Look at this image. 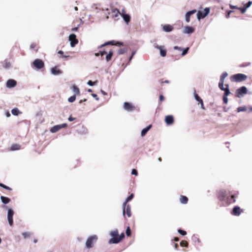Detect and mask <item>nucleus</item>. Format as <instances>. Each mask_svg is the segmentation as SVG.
<instances>
[{
    "label": "nucleus",
    "instance_id": "20",
    "mask_svg": "<svg viewBox=\"0 0 252 252\" xmlns=\"http://www.w3.org/2000/svg\"><path fill=\"white\" fill-rule=\"evenodd\" d=\"M122 16L123 18V19L125 21V22L128 24L130 20V16L129 15L126 14V13H123L122 14Z\"/></svg>",
    "mask_w": 252,
    "mask_h": 252
},
{
    "label": "nucleus",
    "instance_id": "51",
    "mask_svg": "<svg viewBox=\"0 0 252 252\" xmlns=\"http://www.w3.org/2000/svg\"><path fill=\"white\" fill-rule=\"evenodd\" d=\"M233 11L232 10H229L227 12L225 17L226 18H229L230 17V14L231 13H232Z\"/></svg>",
    "mask_w": 252,
    "mask_h": 252
},
{
    "label": "nucleus",
    "instance_id": "1",
    "mask_svg": "<svg viewBox=\"0 0 252 252\" xmlns=\"http://www.w3.org/2000/svg\"><path fill=\"white\" fill-rule=\"evenodd\" d=\"M239 192L236 191L234 194L231 195L230 196V192H227L224 189H220L217 193L218 199L220 201H225L227 205L232 204L235 202V198L237 197Z\"/></svg>",
    "mask_w": 252,
    "mask_h": 252
},
{
    "label": "nucleus",
    "instance_id": "38",
    "mask_svg": "<svg viewBox=\"0 0 252 252\" xmlns=\"http://www.w3.org/2000/svg\"><path fill=\"white\" fill-rule=\"evenodd\" d=\"M76 99V96L75 94H74L73 95L69 97L68 99V101L69 102H74Z\"/></svg>",
    "mask_w": 252,
    "mask_h": 252
},
{
    "label": "nucleus",
    "instance_id": "19",
    "mask_svg": "<svg viewBox=\"0 0 252 252\" xmlns=\"http://www.w3.org/2000/svg\"><path fill=\"white\" fill-rule=\"evenodd\" d=\"M116 44H118V45H121L122 44V43H120L119 42H118L116 44L115 43V41L112 40V41H108L107 42H106L104 44H102V45H101L100 46H99L98 48H102V47H104L106 45H116Z\"/></svg>",
    "mask_w": 252,
    "mask_h": 252
},
{
    "label": "nucleus",
    "instance_id": "60",
    "mask_svg": "<svg viewBox=\"0 0 252 252\" xmlns=\"http://www.w3.org/2000/svg\"><path fill=\"white\" fill-rule=\"evenodd\" d=\"M160 82H161V84H162V83H169V81H168V80H165V81H163L162 80H162H160Z\"/></svg>",
    "mask_w": 252,
    "mask_h": 252
},
{
    "label": "nucleus",
    "instance_id": "44",
    "mask_svg": "<svg viewBox=\"0 0 252 252\" xmlns=\"http://www.w3.org/2000/svg\"><path fill=\"white\" fill-rule=\"evenodd\" d=\"M126 235L127 236H130V235H131V230H130V227L129 226H128L126 228Z\"/></svg>",
    "mask_w": 252,
    "mask_h": 252
},
{
    "label": "nucleus",
    "instance_id": "46",
    "mask_svg": "<svg viewBox=\"0 0 252 252\" xmlns=\"http://www.w3.org/2000/svg\"><path fill=\"white\" fill-rule=\"evenodd\" d=\"M238 9L241 11L242 13H244L246 12L247 8L244 6L243 7H238Z\"/></svg>",
    "mask_w": 252,
    "mask_h": 252
},
{
    "label": "nucleus",
    "instance_id": "40",
    "mask_svg": "<svg viewBox=\"0 0 252 252\" xmlns=\"http://www.w3.org/2000/svg\"><path fill=\"white\" fill-rule=\"evenodd\" d=\"M223 84H224V81H222L221 82V81H220V82L219 83V87L220 88V89L221 90H224V89L225 88H224L223 87Z\"/></svg>",
    "mask_w": 252,
    "mask_h": 252
},
{
    "label": "nucleus",
    "instance_id": "5",
    "mask_svg": "<svg viewBox=\"0 0 252 252\" xmlns=\"http://www.w3.org/2000/svg\"><path fill=\"white\" fill-rule=\"evenodd\" d=\"M123 214L125 217H126V216L128 218L131 216V207L130 205L126 204V205H125V204H123Z\"/></svg>",
    "mask_w": 252,
    "mask_h": 252
},
{
    "label": "nucleus",
    "instance_id": "6",
    "mask_svg": "<svg viewBox=\"0 0 252 252\" xmlns=\"http://www.w3.org/2000/svg\"><path fill=\"white\" fill-rule=\"evenodd\" d=\"M247 94V89L245 86L241 87L236 90V96L238 97H241Z\"/></svg>",
    "mask_w": 252,
    "mask_h": 252
},
{
    "label": "nucleus",
    "instance_id": "39",
    "mask_svg": "<svg viewBox=\"0 0 252 252\" xmlns=\"http://www.w3.org/2000/svg\"><path fill=\"white\" fill-rule=\"evenodd\" d=\"M107 54V52L105 51H100L99 53H97L95 54V56H99V55H101V56H103V55Z\"/></svg>",
    "mask_w": 252,
    "mask_h": 252
},
{
    "label": "nucleus",
    "instance_id": "35",
    "mask_svg": "<svg viewBox=\"0 0 252 252\" xmlns=\"http://www.w3.org/2000/svg\"><path fill=\"white\" fill-rule=\"evenodd\" d=\"M10 63L8 62L5 61L3 63V67L5 68H8L10 66Z\"/></svg>",
    "mask_w": 252,
    "mask_h": 252
},
{
    "label": "nucleus",
    "instance_id": "24",
    "mask_svg": "<svg viewBox=\"0 0 252 252\" xmlns=\"http://www.w3.org/2000/svg\"><path fill=\"white\" fill-rule=\"evenodd\" d=\"M21 146L18 144H13L11 145L10 151H15L20 149Z\"/></svg>",
    "mask_w": 252,
    "mask_h": 252
},
{
    "label": "nucleus",
    "instance_id": "2",
    "mask_svg": "<svg viewBox=\"0 0 252 252\" xmlns=\"http://www.w3.org/2000/svg\"><path fill=\"white\" fill-rule=\"evenodd\" d=\"M110 234L112 238H111L109 241V243L110 244L118 243L125 237V234L124 233H121V235L119 236L118 231L117 229L111 231Z\"/></svg>",
    "mask_w": 252,
    "mask_h": 252
},
{
    "label": "nucleus",
    "instance_id": "56",
    "mask_svg": "<svg viewBox=\"0 0 252 252\" xmlns=\"http://www.w3.org/2000/svg\"><path fill=\"white\" fill-rule=\"evenodd\" d=\"M174 49L175 50H180V51H182L183 50V49L181 47H178V46H174Z\"/></svg>",
    "mask_w": 252,
    "mask_h": 252
},
{
    "label": "nucleus",
    "instance_id": "17",
    "mask_svg": "<svg viewBox=\"0 0 252 252\" xmlns=\"http://www.w3.org/2000/svg\"><path fill=\"white\" fill-rule=\"evenodd\" d=\"M194 32V29L192 27L186 26L184 30V33H192Z\"/></svg>",
    "mask_w": 252,
    "mask_h": 252
},
{
    "label": "nucleus",
    "instance_id": "18",
    "mask_svg": "<svg viewBox=\"0 0 252 252\" xmlns=\"http://www.w3.org/2000/svg\"><path fill=\"white\" fill-rule=\"evenodd\" d=\"M156 48L160 50V54L162 57H165L166 55V50L164 49L163 46H157Z\"/></svg>",
    "mask_w": 252,
    "mask_h": 252
},
{
    "label": "nucleus",
    "instance_id": "12",
    "mask_svg": "<svg viewBox=\"0 0 252 252\" xmlns=\"http://www.w3.org/2000/svg\"><path fill=\"white\" fill-rule=\"evenodd\" d=\"M243 212V210L241 209L240 207L235 206L231 211V214L234 216H238Z\"/></svg>",
    "mask_w": 252,
    "mask_h": 252
},
{
    "label": "nucleus",
    "instance_id": "62",
    "mask_svg": "<svg viewBox=\"0 0 252 252\" xmlns=\"http://www.w3.org/2000/svg\"><path fill=\"white\" fill-rule=\"evenodd\" d=\"M201 107L202 109L204 110L205 109V107H204V104H203V101H202V103L201 104Z\"/></svg>",
    "mask_w": 252,
    "mask_h": 252
},
{
    "label": "nucleus",
    "instance_id": "64",
    "mask_svg": "<svg viewBox=\"0 0 252 252\" xmlns=\"http://www.w3.org/2000/svg\"><path fill=\"white\" fill-rule=\"evenodd\" d=\"M173 240L177 242V241H179V239L178 237H175Z\"/></svg>",
    "mask_w": 252,
    "mask_h": 252
},
{
    "label": "nucleus",
    "instance_id": "33",
    "mask_svg": "<svg viewBox=\"0 0 252 252\" xmlns=\"http://www.w3.org/2000/svg\"><path fill=\"white\" fill-rule=\"evenodd\" d=\"M228 75V74L226 72H223V73L221 74L220 77V81H224V79L225 77H226Z\"/></svg>",
    "mask_w": 252,
    "mask_h": 252
},
{
    "label": "nucleus",
    "instance_id": "16",
    "mask_svg": "<svg viewBox=\"0 0 252 252\" xmlns=\"http://www.w3.org/2000/svg\"><path fill=\"white\" fill-rule=\"evenodd\" d=\"M17 84V82L15 80L13 79H9L6 82V86L8 88L14 87Z\"/></svg>",
    "mask_w": 252,
    "mask_h": 252
},
{
    "label": "nucleus",
    "instance_id": "54",
    "mask_svg": "<svg viewBox=\"0 0 252 252\" xmlns=\"http://www.w3.org/2000/svg\"><path fill=\"white\" fill-rule=\"evenodd\" d=\"M15 240L16 242H19L20 241V236H15Z\"/></svg>",
    "mask_w": 252,
    "mask_h": 252
},
{
    "label": "nucleus",
    "instance_id": "25",
    "mask_svg": "<svg viewBox=\"0 0 252 252\" xmlns=\"http://www.w3.org/2000/svg\"><path fill=\"white\" fill-rule=\"evenodd\" d=\"M51 72H52V73L54 75H58V74H61L62 72L59 69L57 68V67L56 66L52 68Z\"/></svg>",
    "mask_w": 252,
    "mask_h": 252
},
{
    "label": "nucleus",
    "instance_id": "58",
    "mask_svg": "<svg viewBox=\"0 0 252 252\" xmlns=\"http://www.w3.org/2000/svg\"><path fill=\"white\" fill-rule=\"evenodd\" d=\"M230 8H231V9H238V7H237L236 6H233V5H230Z\"/></svg>",
    "mask_w": 252,
    "mask_h": 252
},
{
    "label": "nucleus",
    "instance_id": "26",
    "mask_svg": "<svg viewBox=\"0 0 252 252\" xmlns=\"http://www.w3.org/2000/svg\"><path fill=\"white\" fill-rule=\"evenodd\" d=\"M152 125H149L146 128H144L142 131H141V136H145L147 132L149 130V129L151 128Z\"/></svg>",
    "mask_w": 252,
    "mask_h": 252
},
{
    "label": "nucleus",
    "instance_id": "32",
    "mask_svg": "<svg viewBox=\"0 0 252 252\" xmlns=\"http://www.w3.org/2000/svg\"><path fill=\"white\" fill-rule=\"evenodd\" d=\"M225 86H226V88L224 89V90H223L224 91V94L223 96H227V95H228L230 94V92L229 88H228V85L226 84Z\"/></svg>",
    "mask_w": 252,
    "mask_h": 252
},
{
    "label": "nucleus",
    "instance_id": "55",
    "mask_svg": "<svg viewBox=\"0 0 252 252\" xmlns=\"http://www.w3.org/2000/svg\"><path fill=\"white\" fill-rule=\"evenodd\" d=\"M82 129H83V133H86L87 132V129L85 127L82 126Z\"/></svg>",
    "mask_w": 252,
    "mask_h": 252
},
{
    "label": "nucleus",
    "instance_id": "10",
    "mask_svg": "<svg viewBox=\"0 0 252 252\" xmlns=\"http://www.w3.org/2000/svg\"><path fill=\"white\" fill-rule=\"evenodd\" d=\"M14 215V211L11 209H9L7 213V220L8 223L10 226H12L13 224V216Z\"/></svg>",
    "mask_w": 252,
    "mask_h": 252
},
{
    "label": "nucleus",
    "instance_id": "3",
    "mask_svg": "<svg viewBox=\"0 0 252 252\" xmlns=\"http://www.w3.org/2000/svg\"><path fill=\"white\" fill-rule=\"evenodd\" d=\"M247 78V76L244 74L238 73L231 76L230 79L232 82H242Z\"/></svg>",
    "mask_w": 252,
    "mask_h": 252
},
{
    "label": "nucleus",
    "instance_id": "59",
    "mask_svg": "<svg viewBox=\"0 0 252 252\" xmlns=\"http://www.w3.org/2000/svg\"><path fill=\"white\" fill-rule=\"evenodd\" d=\"M75 119V118H73L71 116H70L68 118V120L70 122H72L73 121H74V120Z\"/></svg>",
    "mask_w": 252,
    "mask_h": 252
},
{
    "label": "nucleus",
    "instance_id": "29",
    "mask_svg": "<svg viewBox=\"0 0 252 252\" xmlns=\"http://www.w3.org/2000/svg\"><path fill=\"white\" fill-rule=\"evenodd\" d=\"M113 51L112 50H110L109 51V53L108 54L106 55V60L107 62H109V61H110L111 60V58L113 56Z\"/></svg>",
    "mask_w": 252,
    "mask_h": 252
},
{
    "label": "nucleus",
    "instance_id": "30",
    "mask_svg": "<svg viewBox=\"0 0 252 252\" xmlns=\"http://www.w3.org/2000/svg\"><path fill=\"white\" fill-rule=\"evenodd\" d=\"M11 113L13 115L17 116L22 112H20L17 108H15L11 110Z\"/></svg>",
    "mask_w": 252,
    "mask_h": 252
},
{
    "label": "nucleus",
    "instance_id": "28",
    "mask_svg": "<svg viewBox=\"0 0 252 252\" xmlns=\"http://www.w3.org/2000/svg\"><path fill=\"white\" fill-rule=\"evenodd\" d=\"M0 199L2 202L5 204L9 203L10 201V199L9 198L3 196H1Z\"/></svg>",
    "mask_w": 252,
    "mask_h": 252
},
{
    "label": "nucleus",
    "instance_id": "52",
    "mask_svg": "<svg viewBox=\"0 0 252 252\" xmlns=\"http://www.w3.org/2000/svg\"><path fill=\"white\" fill-rule=\"evenodd\" d=\"M223 101L224 103H225V104H226L227 103L228 99H227V96H223Z\"/></svg>",
    "mask_w": 252,
    "mask_h": 252
},
{
    "label": "nucleus",
    "instance_id": "57",
    "mask_svg": "<svg viewBox=\"0 0 252 252\" xmlns=\"http://www.w3.org/2000/svg\"><path fill=\"white\" fill-rule=\"evenodd\" d=\"M92 95L94 98H95L97 100H98L99 99L98 97H97V94H92Z\"/></svg>",
    "mask_w": 252,
    "mask_h": 252
},
{
    "label": "nucleus",
    "instance_id": "13",
    "mask_svg": "<svg viewBox=\"0 0 252 252\" xmlns=\"http://www.w3.org/2000/svg\"><path fill=\"white\" fill-rule=\"evenodd\" d=\"M124 107L125 109L128 111H133L135 109L134 106H133L131 103L127 102L124 103Z\"/></svg>",
    "mask_w": 252,
    "mask_h": 252
},
{
    "label": "nucleus",
    "instance_id": "48",
    "mask_svg": "<svg viewBox=\"0 0 252 252\" xmlns=\"http://www.w3.org/2000/svg\"><path fill=\"white\" fill-rule=\"evenodd\" d=\"M189 49V48H187L186 49H185L184 50H183L182 53V56H185L188 52V50Z\"/></svg>",
    "mask_w": 252,
    "mask_h": 252
},
{
    "label": "nucleus",
    "instance_id": "49",
    "mask_svg": "<svg viewBox=\"0 0 252 252\" xmlns=\"http://www.w3.org/2000/svg\"><path fill=\"white\" fill-rule=\"evenodd\" d=\"M131 174L135 176L138 175V172L135 169H133L131 171Z\"/></svg>",
    "mask_w": 252,
    "mask_h": 252
},
{
    "label": "nucleus",
    "instance_id": "23",
    "mask_svg": "<svg viewBox=\"0 0 252 252\" xmlns=\"http://www.w3.org/2000/svg\"><path fill=\"white\" fill-rule=\"evenodd\" d=\"M112 13L114 14L113 17L117 18L120 14V11L117 8L112 9Z\"/></svg>",
    "mask_w": 252,
    "mask_h": 252
},
{
    "label": "nucleus",
    "instance_id": "45",
    "mask_svg": "<svg viewBox=\"0 0 252 252\" xmlns=\"http://www.w3.org/2000/svg\"><path fill=\"white\" fill-rule=\"evenodd\" d=\"M178 232L183 236L186 235L187 234V232L186 231L182 230L181 229H179L178 230Z\"/></svg>",
    "mask_w": 252,
    "mask_h": 252
},
{
    "label": "nucleus",
    "instance_id": "43",
    "mask_svg": "<svg viewBox=\"0 0 252 252\" xmlns=\"http://www.w3.org/2000/svg\"><path fill=\"white\" fill-rule=\"evenodd\" d=\"M247 110V108L245 106L244 107H239L237 108V112H243V111H246Z\"/></svg>",
    "mask_w": 252,
    "mask_h": 252
},
{
    "label": "nucleus",
    "instance_id": "53",
    "mask_svg": "<svg viewBox=\"0 0 252 252\" xmlns=\"http://www.w3.org/2000/svg\"><path fill=\"white\" fill-rule=\"evenodd\" d=\"M37 45L35 43H32L30 45L31 49H34L36 47Z\"/></svg>",
    "mask_w": 252,
    "mask_h": 252
},
{
    "label": "nucleus",
    "instance_id": "11",
    "mask_svg": "<svg viewBox=\"0 0 252 252\" xmlns=\"http://www.w3.org/2000/svg\"><path fill=\"white\" fill-rule=\"evenodd\" d=\"M69 40L70 41V45L71 47H74L78 43V41L74 34L69 35Z\"/></svg>",
    "mask_w": 252,
    "mask_h": 252
},
{
    "label": "nucleus",
    "instance_id": "8",
    "mask_svg": "<svg viewBox=\"0 0 252 252\" xmlns=\"http://www.w3.org/2000/svg\"><path fill=\"white\" fill-rule=\"evenodd\" d=\"M210 9L208 8H206L203 12L199 11L197 13V18L198 20L204 18L206 17L209 13Z\"/></svg>",
    "mask_w": 252,
    "mask_h": 252
},
{
    "label": "nucleus",
    "instance_id": "50",
    "mask_svg": "<svg viewBox=\"0 0 252 252\" xmlns=\"http://www.w3.org/2000/svg\"><path fill=\"white\" fill-rule=\"evenodd\" d=\"M96 83V82H93L91 80H89L88 82V84L90 86H94Z\"/></svg>",
    "mask_w": 252,
    "mask_h": 252
},
{
    "label": "nucleus",
    "instance_id": "61",
    "mask_svg": "<svg viewBox=\"0 0 252 252\" xmlns=\"http://www.w3.org/2000/svg\"><path fill=\"white\" fill-rule=\"evenodd\" d=\"M164 99V96L162 95H160L159 96V100L162 101Z\"/></svg>",
    "mask_w": 252,
    "mask_h": 252
},
{
    "label": "nucleus",
    "instance_id": "36",
    "mask_svg": "<svg viewBox=\"0 0 252 252\" xmlns=\"http://www.w3.org/2000/svg\"><path fill=\"white\" fill-rule=\"evenodd\" d=\"M126 51L127 49L126 48H121L118 50V53L119 55H122L126 53Z\"/></svg>",
    "mask_w": 252,
    "mask_h": 252
},
{
    "label": "nucleus",
    "instance_id": "9",
    "mask_svg": "<svg viewBox=\"0 0 252 252\" xmlns=\"http://www.w3.org/2000/svg\"><path fill=\"white\" fill-rule=\"evenodd\" d=\"M66 124H63L61 125H56L51 128L50 131L52 133H55L61 129L66 127Z\"/></svg>",
    "mask_w": 252,
    "mask_h": 252
},
{
    "label": "nucleus",
    "instance_id": "47",
    "mask_svg": "<svg viewBox=\"0 0 252 252\" xmlns=\"http://www.w3.org/2000/svg\"><path fill=\"white\" fill-rule=\"evenodd\" d=\"M252 4V1H249L247 3H246L244 6L247 9Z\"/></svg>",
    "mask_w": 252,
    "mask_h": 252
},
{
    "label": "nucleus",
    "instance_id": "37",
    "mask_svg": "<svg viewBox=\"0 0 252 252\" xmlns=\"http://www.w3.org/2000/svg\"><path fill=\"white\" fill-rule=\"evenodd\" d=\"M0 187L6 189H7L8 190H12V189L8 186H6V185H4L2 183H0Z\"/></svg>",
    "mask_w": 252,
    "mask_h": 252
},
{
    "label": "nucleus",
    "instance_id": "15",
    "mask_svg": "<svg viewBox=\"0 0 252 252\" xmlns=\"http://www.w3.org/2000/svg\"><path fill=\"white\" fill-rule=\"evenodd\" d=\"M196 12V10L195 9L187 12L185 15L186 21L189 23L190 21V16Z\"/></svg>",
    "mask_w": 252,
    "mask_h": 252
},
{
    "label": "nucleus",
    "instance_id": "63",
    "mask_svg": "<svg viewBox=\"0 0 252 252\" xmlns=\"http://www.w3.org/2000/svg\"><path fill=\"white\" fill-rule=\"evenodd\" d=\"M174 247L176 249H178V247H179V246H178V244H175V245H174Z\"/></svg>",
    "mask_w": 252,
    "mask_h": 252
},
{
    "label": "nucleus",
    "instance_id": "22",
    "mask_svg": "<svg viewBox=\"0 0 252 252\" xmlns=\"http://www.w3.org/2000/svg\"><path fill=\"white\" fill-rule=\"evenodd\" d=\"M163 30L166 32H170L173 30V28L170 25H165L163 27Z\"/></svg>",
    "mask_w": 252,
    "mask_h": 252
},
{
    "label": "nucleus",
    "instance_id": "4",
    "mask_svg": "<svg viewBox=\"0 0 252 252\" xmlns=\"http://www.w3.org/2000/svg\"><path fill=\"white\" fill-rule=\"evenodd\" d=\"M97 240V237L96 235H93L89 237L86 243V246L87 248H91L94 246V244L95 243Z\"/></svg>",
    "mask_w": 252,
    "mask_h": 252
},
{
    "label": "nucleus",
    "instance_id": "27",
    "mask_svg": "<svg viewBox=\"0 0 252 252\" xmlns=\"http://www.w3.org/2000/svg\"><path fill=\"white\" fill-rule=\"evenodd\" d=\"M181 202L183 204H187L188 201V198L186 196L181 195L180 198Z\"/></svg>",
    "mask_w": 252,
    "mask_h": 252
},
{
    "label": "nucleus",
    "instance_id": "21",
    "mask_svg": "<svg viewBox=\"0 0 252 252\" xmlns=\"http://www.w3.org/2000/svg\"><path fill=\"white\" fill-rule=\"evenodd\" d=\"M72 89L73 92L74 93L75 96L80 95V90L77 86H76L75 85H73L72 87Z\"/></svg>",
    "mask_w": 252,
    "mask_h": 252
},
{
    "label": "nucleus",
    "instance_id": "42",
    "mask_svg": "<svg viewBox=\"0 0 252 252\" xmlns=\"http://www.w3.org/2000/svg\"><path fill=\"white\" fill-rule=\"evenodd\" d=\"M22 236L24 237L25 239L31 236V233L30 232H25L22 233Z\"/></svg>",
    "mask_w": 252,
    "mask_h": 252
},
{
    "label": "nucleus",
    "instance_id": "34",
    "mask_svg": "<svg viewBox=\"0 0 252 252\" xmlns=\"http://www.w3.org/2000/svg\"><path fill=\"white\" fill-rule=\"evenodd\" d=\"M188 242L185 240H182L180 242V246L183 247H188Z\"/></svg>",
    "mask_w": 252,
    "mask_h": 252
},
{
    "label": "nucleus",
    "instance_id": "31",
    "mask_svg": "<svg viewBox=\"0 0 252 252\" xmlns=\"http://www.w3.org/2000/svg\"><path fill=\"white\" fill-rule=\"evenodd\" d=\"M134 197V194L133 193H131L129 196H128L126 199L125 201L124 202V204H125V205H126V204L128 202H129V201H130L131 200H132L133 199Z\"/></svg>",
    "mask_w": 252,
    "mask_h": 252
},
{
    "label": "nucleus",
    "instance_id": "7",
    "mask_svg": "<svg viewBox=\"0 0 252 252\" xmlns=\"http://www.w3.org/2000/svg\"><path fill=\"white\" fill-rule=\"evenodd\" d=\"M33 66L38 69H40L44 66V62L40 59H35L32 63Z\"/></svg>",
    "mask_w": 252,
    "mask_h": 252
},
{
    "label": "nucleus",
    "instance_id": "14",
    "mask_svg": "<svg viewBox=\"0 0 252 252\" xmlns=\"http://www.w3.org/2000/svg\"><path fill=\"white\" fill-rule=\"evenodd\" d=\"M165 122L168 125H171L174 123V118L171 115H167L165 117Z\"/></svg>",
    "mask_w": 252,
    "mask_h": 252
},
{
    "label": "nucleus",
    "instance_id": "41",
    "mask_svg": "<svg viewBox=\"0 0 252 252\" xmlns=\"http://www.w3.org/2000/svg\"><path fill=\"white\" fill-rule=\"evenodd\" d=\"M194 95L195 99L196 100V101H203V100L195 93V91H194Z\"/></svg>",
    "mask_w": 252,
    "mask_h": 252
}]
</instances>
